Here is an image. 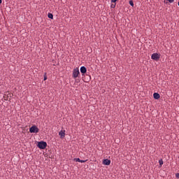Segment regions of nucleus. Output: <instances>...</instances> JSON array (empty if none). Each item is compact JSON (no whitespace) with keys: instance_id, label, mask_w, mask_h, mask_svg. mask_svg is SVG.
Returning a JSON list of instances; mask_svg holds the SVG:
<instances>
[{"instance_id":"f03ea898","label":"nucleus","mask_w":179,"mask_h":179,"mask_svg":"<svg viewBox=\"0 0 179 179\" xmlns=\"http://www.w3.org/2000/svg\"><path fill=\"white\" fill-rule=\"evenodd\" d=\"M38 131H39L38 128L36 126H35V125L32 126V127L29 129V132H30L31 134H37V133H38Z\"/></svg>"},{"instance_id":"4468645a","label":"nucleus","mask_w":179,"mask_h":179,"mask_svg":"<svg viewBox=\"0 0 179 179\" xmlns=\"http://www.w3.org/2000/svg\"><path fill=\"white\" fill-rule=\"evenodd\" d=\"M86 162H87V159L86 160L80 159V163H85Z\"/></svg>"},{"instance_id":"0eeeda50","label":"nucleus","mask_w":179,"mask_h":179,"mask_svg":"<svg viewBox=\"0 0 179 179\" xmlns=\"http://www.w3.org/2000/svg\"><path fill=\"white\" fill-rule=\"evenodd\" d=\"M80 72L83 74H85L87 72V69L85 68V66H81L80 68Z\"/></svg>"},{"instance_id":"f257e3e1","label":"nucleus","mask_w":179,"mask_h":179,"mask_svg":"<svg viewBox=\"0 0 179 179\" xmlns=\"http://www.w3.org/2000/svg\"><path fill=\"white\" fill-rule=\"evenodd\" d=\"M38 147L41 150H44L47 147V143L45 141H40L38 143Z\"/></svg>"},{"instance_id":"423d86ee","label":"nucleus","mask_w":179,"mask_h":179,"mask_svg":"<svg viewBox=\"0 0 179 179\" xmlns=\"http://www.w3.org/2000/svg\"><path fill=\"white\" fill-rule=\"evenodd\" d=\"M103 164L106 166H109L110 164V160L108 159H104L103 161Z\"/></svg>"},{"instance_id":"f3484780","label":"nucleus","mask_w":179,"mask_h":179,"mask_svg":"<svg viewBox=\"0 0 179 179\" xmlns=\"http://www.w3.org/2000/svg\"><path fill=\"white\" fill-rule=\"evenodd\" d=\"M116 1H117V0H111L112 3H115Z\"/></svg>"},{"instance_id":"39448f33","label":"nucleus","mask_w":179,"mask_h":179,"mask_svg":"<svg viewBox=\"0 0 179 179\" xmlns=\"http://www.w3.org/2000/svg\"><path fill=\"white\" fill-rule=\"evenodd\" d=\"M59 135L60 136L61 138H64L65 137V135H66L65 130H61L59 132Z\"/></svg>"},{"instance_id":"20e7f679","label":"nucleus","mask_w":179,"mask_h":179,"mask_svg":"<svg viewBox=\"0 0 179 179\" xmlns=\"http://www.w3.org/2000/svg\"><path fill=\"white\" fill-rule=\"evenodd\" d=\"M152 59H154V61H158L160 58V55L158 53H153L151 56Z\"/></svg>"},{"instance_id":"ddd939ff","label":"nucleus","mask_w":179,"mask_h":179,"mask_svg":"<svg viewBox=\"0 0 179 179\" xmlns=\"http://www.w3.org/2000/svg\"><path fill=\"white\" fill-rule=\"evenodd\" d=\"M115 6H116V3H112L111 6H110V7H111L112 8H115Z\"/></svg>"},{"instance_id":"1a4fd4ad","label":"nucleus","mask_w":179,"mask_h":179,"mask_svg":"<svg viewBox=\"0 0 179 179\" xmlns=\"http://www.w3.org/2000/svg\"><path fill=\"white\" fill-rule=\"evenodd\" d=\"M159 166L162 167V165L164 164V162H163L162 159L159 160Z\"/></svg>"},{"instance_id":"7ed1b4c3","label":"nucleus","mask_w":179,"mask_h":179,"mask_svg":"<svg viewBox=\"0 0 179 179\" xmlns=\"http://www.w3.org/2000/svg\"><path fill=\"white\" fill-rule=\"evenodd\" d=\"M80 74L78 68H76L73 71V78L74 79L77 78Z\"/></svg>"},{"instance_id":"2eb2a0df","label":"nucleus","mask_w":179,"mask_h":179,"mask_svg":"<svg viewBox=\"0 0 179 179\" xmlns=\"http://www.w3.org/2000/svg\"><path fill=\"white\" fill-rule=\"evenodd\" d=\"M47 80V76H46V74L44 75V78H43V80L45 81Z\"/></svg>"},{"instance_id":"412c9836","label":"nucleus","mask_w":179,"mask_h":179,"mask_svg":"<svg viewBox=\"0 0 179 179\" xmlns=\"http://www.w3.org/2000/svg\"><path fill=\"white\" fill-rule=\"evenodd\" d=\"M178 159H179V157H178Z\"/></svg>"},{"instance_id":"a211bd4d","label":"nucleus","mask_w":179,"mask_h":179,"mask_svg":"<svg viewBox=\"0 0 179 179\" xmlns=\"http://www.w3.org/2000/svg\"><path fill=\"white\" fill-rule=\"evenodd\" d=\"M176 178H179V173H176Z\"/></svg>"},{"instance_id":"aec40b11","label":"nucleus","mask_w":179,"mask_h":179,"mask_svg":"<svg viewBox=\"0 0 179 179\" xmlns=\"http://www.w3.org/2000/svg\"><path fill=\"white\" fill-rule=\"evenodd\" d=\"M178 6H179V1H178Z\"/></svg>"},{"instance_id":"9d476101","label":"nucleus","mask_w":179,"mask_h":179,"mask_svg":"<svg viewBox=\"0 0 179 179\" xmlns=\"http://www.w3.org/2000/svg\"><path fill=\"white\" fill-rule=\"evenodd\" d=\"M48 17H49V19H53V15L52 13H48Z\"/></svg>"},{"instance_id":"f8f14e48","label":"nucleus","mask_w":179,"mask_h":179,"mask_svg":"<svg viewBox=\"0 0 179 179\" xmlns=\"http://www.w3.org/2000/svg\"><path fill=\"white\" fill-rule=\"evenodd\" d=\"M129 4H130L132 7H134V2H133L132 0L129 1Z\"/></svg>"},{"instance_id":"9b49d317","label":"nucleus","mask_w":179,"mask_h":179,"mask_svg":"<svg viewBox=\"0 0 179 179\" xmlns=\"http://www.w3.org/2000/svg\"><path fill=\"white\" fill-rule=\"evenodd\" d=\"M74 161L76 162H80V158H75Z\"/></svg>"},{"instance_id":"dca6fc26","label":"nucleus","mask_w":179,"mask_h":179,"mask_svg":"<svg viewBox=\"0 0 179 179\" xmlns=\"http://www.w3.org/2000/svg\"><path fill=\"white\" fill-rule=\"evenodd\" d=\"M169 1L170 3H173L175 0H167Z\"/></svg>"},{"instance_id":"6ab92c4d","label":"nucleus","mask_w":179,"mask_h":179,"mask_svg":"<svg viewBox=\"0 0 179 179\" xmlns=\"http://www.w3.org/2000/svg\"><path fill=\"white\" fill-rule=\"evenodd\" d=\"M0 3H2V0H0Z\"/></svg>"},{"instance_id":"6e6552de","label":"nucleus","mask_w":179,"mask_h":179,"mask_svg":"<svg viewBox=\"0 0 179 179\" xmlns=\"http://www.w3.org/2000/svg\"><path fill=\"white\" fill-rule=\"evenodd\" d=\"M153 97L155 99L158 100L160 98V95L158 93H154Z\"/></svg>"}]
</instances>
